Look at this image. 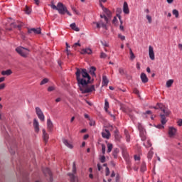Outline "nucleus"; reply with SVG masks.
<instances>
[{
  "mask_svg": "<svg viewBox=\"0 0 182 182\" xmlns=\"http://www.w3.org/2000/svg\"><path fill=\"white\" fill-rule=\"evenodd\" d=\"M43 139L45 143H48V140H49V134L46 133V130L43 129Z\"/></svg>",
  "mask_w": 182,
  "mask_h": 182,
  "instance_id": "obj_18",
  "label": "nucleus"
},
{
  "mask_svg": "<svg viewBox=\"0 0 182 182\" xmlns=\"http://www.w3.org/2000/svg\"><path fill=\"white\" fill-rule=\"evenodd\" d=\"M129 55L131 60H134V59H136V55H134L133 51H131V53H129Z\"/></svg>",
  "mask_w": 182,
  "mask_h": 182,
  "instance_id": "obj_39",
  "label": "nucleus"
},
{
  "mask_svg": "<svg viewBox=\"0 0 182 182\" xmlns=\"http://www.w3.org/2000/svg\"><path fill=\"white\" fill-rule=\"evenodd\" d=\"M77 46H81V45L79 43V41L77 43H74L73 48H74V49H76Z\"/></svg>",
  "mask_w": 182,
  "mask_h": 182,
  "instance_id": "obj_46",
  "label": "nucleus"
},
{
  "mask_svg": "<svg viewBox=\"0 0 182 182\" xmlns=\"http://www.w3.org/2000/svg\"><path fill=\"white\" fill-rule=\"evenodd\" d=\"M114 137L117 141L120 140V139L122 138V136L119 134V130H116L114 132Z\"/></svg>",
  "mask_w": 182,
  "mask_h": 182,
  "instance_id": "obj_27",
  "label": "nucleus"
},
{
  "mask_svg": "<svg viewBox=\"0 0 182 182\" xmlns=\"http://www.w3.org/2000/svg\"><path fill=\"white\" fill-rule=\"evenodd\" d=\"M93 25H96L97 29H100V27L104 28L105 29L107 28L106 23H103L102 21L100 22H93Z\"/></svg>",
  "mask_w": 182,
  "mask_h": 182,
  "instance_id": "obj_11",
  "label": "nucleus"
},
{
  "mask_svg": "<svg viewBox=\"0 0 182 182\" xmlns=\"http://www.w3.org/2000/svg\"><path fill=\"white\" fill-rule=\"evenodd\" d=\"M144 146H145V147H151V142L148 140L146 144V143H144Z\"/></svg>",
  "mask_w": 182,
  "mask_h": 182,
  "instance_id": "obj_40",
  "label": "nucleus"
},
{
  "mask_svg": "<svg viewBox=\"0 0 182 182\" xmlns=\"http://www.w3.org/2000/svg\"><path fill=\"white\" fill-rule=\"evenodd\" d=\"M146 19L148 20L149 23H151V16L146 15Z\"/></svg>",
  "mask_w": 182,
  "mask_h": 182,
  "instance_id": "obj_50",
  "label": "nucleus"
},
{
  "mask_svg": "<svg viewBox=\"0 0 182 182\" xmlns=\"http://www.w3.org/2000/svg\"><path fill=\"white\" fill-rule=\"evenodd\" d=\"M50 8H52V9H55V11H58L60 15H65V14H67V15H69V16H72V14H70V12L68 11V8H66L63 3H60V2L58 3V5L56 6V5L53 4V2H51V4L50 5Z\"/></svg>",
  "mask_w": 182,
  "mask_h": 182,
  "instance_id": "obj_3",
  "label": "nucleus"
},
{
  "mask_svg": "<svg viewBox=\"0 0 182 182\" xmlns=\"http://www.w3.org/2000/svg\"><path fill=\"white\" fill-rule=\"evenodd\" d=\"M103 11L105 14H106L107 16H108V18H110V16H112V12L109 11V9L105 8L103 9Z\"/></svg>",
  "mask_w": 182,
  "mask_h": 182,
  "instance_id": "obj_28",
  "label": "nucleus"
},
{
  "mask_svg": "<svg viewBox=\"0 0 182 182\" xmlns=\"http://www.w3.org/2000/svg\"><path fill=\"white\" fill-rule=\"evenodd\" d=\"M124 134L126 136L127 141H130V134H129V132L127 130H124Z\"/></svg>",
  "mask_w": 182,
  "mask_h": 182,
  "instance_id": "obj_30",
  "label": "nucleus"
},
{
  "mask_svg": "<svg viewBox=\"0 0 182 182\" xmlns=\"http://www.w3.org/2000/svg\"><path fill=\"white\" fill-rule=\"evenodd\" d=\"M119 74H120V75H124V69L120 68L119 69Z\"/></svg>",
  "mask_w": 182,
  "mask_h": 182,
  "instance_id": "obj_49",
  "label": "nucleus"
},
{
  "mask_svg": "<svg viewBox=\"0 0 182 182\" xmlns=\"http://www.w3.org/2000/svg\"><path fill=\"white\" fill-rule=\"evenodd\" d=\"M139 136L141 137V140L142 141H145L146 136V132L139 133Z\"/></svg>",
  "mask_w": 182,
  "mask_h": 182,
  "instance_id": "obj_25",
  "label": "nucleus"
},
{
  "mask_svg": "<svg viewBox=\"0 0 182 182\" xmlns=\"http://www.w3.org/2000/svg\"><path fill=\"white\" fill-rule=\"evenodd\" d=\"M73 31H75V32H79V31H80V30L79 29V28L77 27L76 26H75L74 28H73Z\"/></svg>",
  "mask_w": 182,
  "mask_h": 182,
  "instance_id": "obj_56",
  "label": "nucleus"
},
{
  "mask_svg": "<svg viewBox=\"0 0 182 182\" xmlns=\"http://www.w3.org/2000/svg\"><path fill=\"white\" fill-rule=\"evenodd\" d=\"M70 28H71V29H75V27L76 26V23H71L70 24Z\"/></svg>",
  "mask_w": 182,
  "mask_h": 182,
  "instance_id": "obj_52",
  "label": "nucleus"
},
{
  "mask_svg": "<svg viewBox=\"0 0 182 182\" xmlns=\"http://www.w3.org/2000/svg\"><path fill=\"white\" fill-rule=\"evenodd\" d=\"M81 55H92V49L90 48H85L82 49L80 51Z\"/></svg>",
  "mask_w": 182,
  "mask_h": 182,
  "instance_id": "obj_16",
  "label": "nucleus"
},
{
  "mask_svg": "<svg viewBox=\"0 0 182 182\" xmlns=\"http://www.w3.org/2000/svg\"><path fill=\"white\" fill-rule=\"evenodd\" d=\"M43 172L45 176H50V177H52V172L50 171V169H49V168H46L43 169Z\"/></svg>",
  "mask_w": 182,
  "mask_h": 182,
  "instance_id": "obj_19",
  "label": "nucleus"
},
{
  "mask_svg": "<svg viewBox=\"0 0 182 182\" xmlns=\"http://www.w3.org/2000/svg\"><path fill=\"white\" fill-rule=\"evenodd\" d=\"M141 80L142 83H147V82H149V78L147 77V75H146V73H141Z\"/></svg>",
  "mask_w": 182,
  "mask_h": 182,
  "instance_id": "obj_17",
  "label": "nucleus"
},
{
  "mask_svg": "<svg viewBox=\"0 0 182 182\" xmlns=\"http://www.w3.org/2000/svg\"><path fill=\"white\" fill-rule=\"evenodd\" d=\"M178 126H182V119H180V120L178 122Z\"/></svg>",
  "mask_w": 182,
  "mask_h": 182,
  "instance_id": "obj_63",
  "label": "nucleus"
},
{
  "mask_svg": "<svg viewBox=\"0 0 182 182\" xmlns=\"http://www.w3.org/2000/svg\"><path fill=\"white\" fill-rule=\"evenodd\" d=\"M75 76L78 87L82 94L90 93L95 91V85L89 86L91 77L86 69L77 68Z\"/></svg>",
  "mask_w": 182,
  "mask_h": 182,
  "instance_id": "obj_1",
  "label": "nucleus"
},
{
  "mask_svg": "<svg viewBox=\"0 0 182 182\" xmlns=\"http://www.w3.org/2000/svg\"><path fill=\"white\" fill-rule=\"evenodd\" d=\"M28 33H35L36 35H41L42 33L41 28H30L28 31Z\"/></svg>",
  "mask_w": 182,
  "mask_h": 182,
  "instance_id": "obj_8",
  "label": "nucleus"
},
{
  "mask_svg": "<svg viewBox=\"0 0 182 182\" xmlns=\"http://www.w3.org/2000/svg\"><path fill=\"white\" fill-rule=\"evenodd\" d=\"M173 15L175 16L176 18H178V11H177V9H173L172 11Z\"/></svg>",
  "mask_w": 182,
  "mask_h": 182,
  "instance_id": "obj_37",
  "label": "nucleus"
},
{
  "mask_svg": "<svg viewBox=\"0 0 182 182\" xmlns=\"http://www.w3.org/2000/svg\"><path fill=\"white\" fill-rule=\"evenodd\" d=\"M100 161L101 163H105V161H106V156H102L100 159Z\"/></svg>",
  "mask_w": 182,
  "mask_h": 182,
  "instance_id": "obj_44",
  "label": "nucleus"
},
{
  "mask_svg": "<svg viewBox=\"0 0 182 182\" xmlns=\"http://www.w3.org/2000/svg\"><path fill=\"white\" fill-rule=\"evenodd\" d=\"M107 109H109V101H107V99L105 100V112H107Z\"/></svg>",
  "mask_w": 182,
  "mask_h": 182,
  "instance_id": "obj_33",
  "label": "nucleus"
},
{
  "mask_svg": "<svg viewBox=\"0 0 182 182\" xmlns=\"http://www.w3.org/2000/svg\"><path fill=\"white\" fill-rule=\"evenodd\" d=\"M178 46L180 50H182V44H178Z\"/></svg>",
  "mask_w": 182,
  "mask_h": 182,
  "instance_id": "obj_64",
  "label": "nucleus"
},
{
  "mask_svg": "<svg viewBox=\"0 0 182 182\" xmlns=\"http://www.w3.org/2000/svg\"><path fill=\"white\" fill-rule=\"evenodd\" d=\"M102 154H105V153H106V146H105V144L102 145Z\"/></svg>",
  "mask_w": 182,
  "mask_h": 182,
  "instance_id": "obj_41",
  "label": "nucleus"
},
{
  "mask_svg": "<svg viewBox=\"0 0 182 182\" xmlns=\"http://www.w3.org/2000/svg\"><path fill=\"white\" fill-rule=\"evenodd\" d=\"M118 38L121 39V41H124L126 39V36L122 35V34H118Z\"/></svg>",
  "mask_w": 182,
  "mask_h": 182,
  "instance_id": "obj_42",
  "label": "nucleus"
},
{
  "mask_svg": "<svg viewBox=\"0 0 182 182\" xmlns=\"http://www.w3.org/2000/svg\"><path fill=\"white\" fill-rule=\"evenodd\" d=\"M84 117H85V119H88L89 120H90V118L89 117V114H84Z\"/></svg>",
  "mask_w": 182,
  "mask_h": 182,
  "instance_id": "obj_61",
  "label": "nucleus"
},
{
  "mask_svg": "<svg viewBox=\"0 0 182 182\" xmlns=\"http://www.w3.org/2000/svg\"><path fill=\"white\" fill-rule=\"evenodd\" d=\"M168 136L169 137L173 138L176 136V134L177 133V129L173 127H170L168 128Z\"/></svg>",
  "mask_w": 182,
  "mask_h": 182,
  "instance_id": "obj_7",
  "label": "nucleus"
},
{
  "mask_svg": "<svg viewBox=\"0 0 182 182\" xmlns=\"http://www.w3.org/2000/svg\"><path fill=\"white\" fill-rule=\"evenodd\" d=\"M117 12H118V14H122V9L120 8L117 9Z\"/></svg>",
  "mask_w": 182,
  "mask_h": 182,
  "instance_id": "obj_62",
  "label": "nucleus"
},
{
  "mask_svg": "<svg viewBox=\"0 0 182 182\" xmlns=\"http://www.w3.org/2000/svg\"><path fill=\"white\" fill-rule=\"evenodd\" d=\"M117 16H118L120 21V23H121L119 26L120 31H124V27L123 26V21H122V16L119 14H117Z\"/></svg>",
  "mask_w": 182,
  "mask_h": 182,
  "instance_id": "obj_22",
  "label": "nucleus"
},
{
  "mask_svg": "<svg viewBox=\"0 0 182 182\" xmlns=\"http://www.w3.org/2000/svg\"><path fill=\"white\" fill-rule=\"evenodd\" d=\"M54 90H56V87L55 85L50 86L48 88V92H53Z\"/></svg>",
  "mask_w": 182,
  "mask_h": 182,
  "instance_id": "obj_36",
  "label": "nucleus"
},
{
  "mask_svg": "<svg viewBox=\"0 0 182 182\" xmlns=\"http://www.w3.org/2000/svg\"><path fill=\"white\" fill-rule=\"evenodd\" d=\"M116 22H117V18L114 17V18L112 20V23H116Z\"/></svg>",
  "mask_w": 182,
  "mask_h": 182,
  "instance_id": "obj_60",
  "label": "nucleus"
},
{
  "mask_svg": "<svg viewBox=\"0 0 182 182\" xmlns=\"http://www.w3.org/2000/svg\"><path fill=\"white\" fill-rule=\"evenodd\" d=\"M107 55L105 53H101L100 58L105 59Z\"/></svg>",
  "mask_w": 182,
  "mask_h": 182,
  "instance_id": "obj_51",
  "label": "nucleus"
},
{
  "mask_svg": "<svg viewBox=\"0 0 182 182\" xmlns=\"http://www.w3.org/2000/svg\"><path fill=\"white\" fill-rule=\"evenodd\" d=\"M23 25V24L21 22L16 21L14 23H11V28H18V29L21 30V28H22Z\"/></svg>",
  "mask_w": 182,
  "mask_h": 182,
  "instance_id": "obj_12",
  "label": "nucleus"
},
{
  "mask_svg": "<svg viewBox=\"0 0 182 182\" xmlns=\"http://www.w3.org/2000/svg\"><path fill=\"white\" fill-rule=\"evenodd\" d=\"M95 72H96V68L91 67L90 68V73L92 75V76H96V73H95Z\"/></svg>",
  "mask_w": 182,
  "mask_h": 182,
  "instance_id": "obj_26",
  "label": "nucleus"
},
{
  "mask_svg": "<svg viewBox=\"0 0 182 182\" xmlns=\"http://www.w3.org/2000/svg\"><path fill=\"white\" fill-rule=\"evenodd\" d=\"M100 18H104L107 23L109 22V18L105 15H100Z\"/></svg>",
  "mask_w": 182,
  "mask_h": 182,
  "instance_id": "obj_43",
  "label": "nucleus"
},
{
  "mask_svg": "<svg viewBox=\"0 0 182 182\" xmlns=\"http://www.w3.org/2000/svg\"><path fill=\"white\" fill-rule=\"evenodd\" d=\"M107 85H109V80L107 79V77H106V75H104L102 77V85L107 86Z\"/></svg>",
  "mask_w": 182,
  "mask_h": 182,
  "instance_id": "obj_20",
  "label": "nucleus"
},
{
  "mask_svg": "<svg viewBox=\"0 0 182 182\" xmlns=\"http://www.w3.org/2000/svg\"><path fill=\"white\" fill-rule=\"evenodd\" d=\"M138 129L139 131V134L144 133L146 132V130H144V128L143 127V125H141V124H138Z\"/></svg>",
  "mask_w": 182,
  "mask_h": 182,
  "instance_id": "obj_29",
  "label": "nucleus"
},
{
  "mask_svg": "<svg viewBox=\"0 0 182 182\" xmlns=\"http://www.w3.org/2000/svg\"><path fill=\"white\" fill-rule=\"evenodd\" d=\"M146 170H147V166L146 165V163L143 162L141 166V173H144V171H146Z\"/></svg>",
  "mask_w": 182,
  "mask_h": 182,
  "instance_id": "obj_24",
  "label": "nucleus"
},
{
  "mask_svg": "<svg viewBox=\"0 0 182 182\" xmlns=\"http://www.w3.org/2000/svg\"><path fill=\"white\" fill-rule=\"evenodd\" d=\"M123 12H124V14H126L127 15L130 14V11L129 10V5L127 4V2H126V1L124 2Z\"/></svg>",
  "mask_w": 182,
  "mask_h": 182,
  "instance_id": "obj_14",
  "label": "nucleus"
},
{
  "mask_svg": "<svg viewBox=\"0 0 182 182\" xmlns=\"http://www.w3.org/2000/svg\"><path fill=\"white\" fill-rule=\"evenodd\" d=\"M153 151H149L147 155V158L149 159V160H151V159H153Z\"/></svg>",
  "mask_w": 182,
  "mask_h": 182,
  "instance_id": "obj_35",
  "label": "nucleus"
},
{
  "mask_svg": "<svg viewBox=\"0 0 182 182\" xmlns=\"http://www.w3.org/2000/svg\"><path fill=\"white\" fill-rule=\"evenodd\" d=\"M73 173H68V176H69L71 182H76L77 178H76V176H75V174H76V163L75 162L73 163Z\"/></svg>",
  "mask_w": 182,
  "mask_h": 182,
  "instance_id": "obj_5",
  "label": "nucleus"
},
{
  "mask_svg": "<svg viewBox=\"0 0 182 182\" xmlns=\"http://www.w3.org/2000/svg\"><path fill=\"white\" fill-rule=\"evenodd\" d=\"M154 109H159L161 111L160 117L161 123L157 126L158 129H164V124L167 123V117H169L171 114V111L168 108L166 107L163 104H158L157 106L154 107Z\"/></svg>",
  "mask_w": 182,
  "mask_h": 182,
  "instance_id": "obj_2",
  "label": "nucleus"
},
{
  "mask_svg": "<svg viewBox=\"0 0 182 182\" xmlns=\"http://www.w3.org/2000/svg\"><path fill=\"white\" fill-rule=\"evenodd\" d=\"M49 82V80L48 78H44L40 83V85L42 86V85H46Z\"/></svg>",
  "mask_w": 182,
  "mask_h": 182,
  "instance_id": "obj_38",
  "label": "nucleus"
},
{
  "mask_svg": "<svg viewBox=\"0 0 182 182\" xmlns=\"http://www.w3.org/2000/svg\"><path fill=\"white\" fill-rule=\"evenodd\" d=\"M71 9L74 11V13H75L76 15H79V11H76V8L71 6Z\"/></svg>",
  "mask_w": 182,
  "mask_h": 182,
  "instance_id": "obj_47",
  "label": "nucleus"
},
{
  "mask_svg": "<svg viewBox=\"0 0 182 182\" xmlns=\"http://www.w3.org/2000/svg\"><path fill=\"white\" fill-rule=\"evenodd\" d=\"M90 126H95V121L90 119Z\"/></svg>",
  "mask_w": 182,
  "mask_h": 182,
  "instance_id": "obj_53",
  "label": "nucleus"
},
{
  "mask_svg": "<svg viewBox=\"0 0 182 182\" xmlns=\"http://www.w3.org/2000/svg\"><path fill=\"white\" fill-rule=\"evenodd\" d=\"M2 89H5V84L0 85V90H2Z\"/></svg>",
  "mask_w": 182,
  "mask_h": 182,
  "instance_id": "obj_57",
  "label": "nucleus"
},
{
  "mask_svg": "<svg viewBox=\"0 0 182 182\" xmlns=\"http://www.w3.org/2000/svg\"><path fill=\"white\" fill-rule=\"evenodd\" d=\"M73 31H75V32H79V31H80V30L79 29V28L77 27L76 26H75L74 28H73Z\"/></svg>",
  "mask_w": 182,
  "mask_h": 182,
  "instance_id": "obj_55",
  "label": "nucleus"
},
{
  "mask_svg": "<svg viewBox=\"0 0 182 182\" xmlns=\"http://www.w3.org/2000/svg\"><path fill=\"white\" fill-rule=\"evenodd\" d=\"M63 143L65 144V146H66L67 147H68V149H73V146H72L69 141H68L67 139H63Z\"/></svg>",
  "mask_w": 182,
  "mask_h": 182,
  "instance_id": "obj_21",
  "label": "nucleus"
},
{
  "mask_svg": "<svg viewBox=\"0 0 182 182\" xmlns=\"http://www.w3.org/2000/svg\"><path fill=\"white\" fill-rule=\"evenodd\" d=\"M102 136L103 139H110V132H109L107 129H105L102 132Z\"/></svg>",
  "mask_w": 182,
  "mask_h": 182,
  "instance_id": "obj_13",
  "label": "nucleus"
},
{
  "mask_svg": "<svg viewBox=\"0 0 182 182\" xmlns=\"http://www.w3.org/2000/svg\"><path fill=\"white\" fill-rule=\"evenodd\" d=\"M134 160H135L136 161L140 160V156H137V155H135V156H134Z\"/></svg>",
  "mask_w": 182,
  "mask_h": 182,
  "instance_id": "obj_54",
  "label": "nucleus"
},
{
  "mask_svg": "<svg viewBox=\"0 0 182 182\" xmlns=\"http://www.w3.org/2000/svg\"><path fill=\"white\" fill-rule=\"evenodd\" d=\"M117 153H119V149H114L113 152H112V156H114V159H117Z\"/></svg>",
  "mask_w": 182,
  "mask_h": 182,
  "instance_id": "obj_34",
  "label": "nucleus"
},
{
  "mask_svg": "<svg viewBox=\"0 0 182 182\" xmlns=\"http://www.w3.org/2000/svg\"><path fill=\"white\" fill-rule=\"evenodd\" d=\"M106 173L105 176H109L110 174V170L109 169V167H106Z\"/></svg>",
  "mask_w": 182,
  "mask_h": 182,
  "instance_id": "obj_48",
  "label": "nucleus"
},
{
  "mask_svg": "<svg viewBox=\"0 0 182 182\" xmlns=\"http://www.w3.org/2000/svg\"><path fill=\"white\" fill-rule=\"evenodd\" d=\"M97 168H98L99 171H100V170H102V166H100V164H97Z\"/></svg>",
  "mask_w": 182,
  "mask_h": 182,
  "instance_id": "obj_59",
  "label": "nucleus"
},
{
  "mask_svg": "<svg viewBox=\"0 0 182 182\" xmlns=\"http://www.w3.org/2000/svg\"><path fill=\"white\" fill-rule=\"evenodd\" d=\"M36 113L41 122H45V115L39 107H36Z\"/></svg>",
  "mask_w": 182,
  "mask_h": 182,
  "instance_id": "obj_6",
  "label": "nucleus"
},
{
  "mask_svg": "<svg viewBox=\"0 0 182 182\" xmlns=\"http://www.w3.org/2000/svg\"><path fill=\"white\" fill-rule=\"evenodd\" d=\"M173 83H174V80H168L166 82V87H171V85H173Z\"/></svg>",
  "mask_w": 182,
  "mask_h": 182,
  "instance_id": "obj_31",
  "label": "nucleus"
},
{
  "mask_svg": "<svg viewBox=\"0 0 182 182\" xmlns=\"http://www.w3.org/2000/svg\"><path fill=\"white\" fill-rule=\"evenodd\" d=\"M1 75L3 76H9V75H12V70H5V71H2Z\"/></svg>",
  "mask_w": 182,
  "mask_h": 182,
  "instance_id": "obj_23",
  "label": "nucleus"
},
{
  "mask_svg": "<svg viewBox=\"0 0 182 182\" xmlns=\"http://www.w3.org/2000/svg\"><path fill=\"white\" fill-rule=\"evenodd\" d=\"M47 129L48 132H52V130H53V122H52L50 118L47 119Z\"/></svg>",
  "mask_w": 182,
  "mask_h": 182,
  "instance_id": "obj_9",
  "label": "nucleus"
},
{
  "mask_svg": "<svg viewBox=\"0 0 182 182\" xmlns=\"http://www.w3.org/2000/svg\"><path fill=\"white\" fill-rule=\"evenodd\" d=\"M25 12L29 15V14H31V9H29L28 6H26Z\"/></svg>",
  "mask_w": 182,
  "mask_h": 182,
  "instance_id": "obj_45",
  "label": "nucleus"
},
{
  "mask_svg": "<svg viewBox=\"0 0 182 182\" xmlns=\"http://www.w3.org/2000/svg\"><path fill=\"white\" fill-rule=\"evenodd\" d=\"M16 51L18 55H20V56H22V58H28V55H29V52H31L29 49L25 48L22 46L17 47L16 48Z\"/></svg>",
  "mask_w": 182,
  "mask_h": 182,
  "instance_id": "obj_4",
  "label": "nucleus"
},
{
  "mask_svg": "<svg viewBox=\"0 0 182 182\" xmlns=\"http://www.w3.org/2000/svg\"><path fill=\"white\" fill-rule=\"evenodd\" d=\"M133 92H134V93H135V95H139V90L135 88V89H134Z\"/></svg>",
  "mask_w": 182,
  "mask_h": 182,
  "instance_id": "obj_58",
  "label": "nucleus"
},
{
  "mask_svg": "<svg viewBox=\"0 0 182 182\" xmlns=\"http://www.w3.org/2000/svg\"><path fill=\"white\" fill-rule=\"evenodd\" d=\"M33 124V127L35 129V132H36V133H38V132H39V122H38V119H34Z\"/></svg>",
  "mask_w": 182,
  "mask_h": 182,
  "instance_id": "obj_15",
  "label": "nucleus"
},
{
  "mask_svg": "<svg viewBox=\"0 0 182 182\" xmlns=\"http://www.w3.org/2000/svg\"><path fill=\"white\" fill-rule=\"evenodd\" d=\"M113 150V144H107V153H110Z\"/></svg>",
  "mask_w": 182,
  "mask_h": 182,
  "instance_id": "obj_32",
  "label": "nucleus"
},
{
  "mask_svg": "<svg viewBox=\"0 0 182 182\" xmlns=\"http://www.w3.org/2000/svg\"><path fill=\"white\" fill-rule=\"evenodd\" d=\"M149 55L151 59V60H154V50H153V48L151 46H149Z\"/></svg>",
  "mask_w": 182,
  "mask_h": 182,
  "instance_id": "obj_10",
  "label": "nucleus"
}]
</instances>
